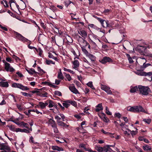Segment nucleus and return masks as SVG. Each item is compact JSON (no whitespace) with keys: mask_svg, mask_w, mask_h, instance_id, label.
Listing matches in <instances>:
<instances>
[{"mask_svg":"<svg viewBox=\"0 0 152 152\" xmlns=\"http://www.w3.org/2000/svg\"><path fill=\"white\" fill-rule=\"evenodd\" d=\"M127 109L128 111L135 113L142 111V107L140 105L133 107L129 106L127 107Z\"/></svg>","mask_w":152,"mask_h":152,"instance_id":"1","label":"nucleus"},{"mask_svg":"<svg viewBox=\"0 0 152 152\" xmlns=\"http://www.w3.org/2000/svg\"><path fill=\"white\" fill-rule=\"evenodd\" d=\"M130 91L132 93L136 92L137 93L142 94V86L139 85L138 87L137 86H131Z\"/></svg>","mask_w":152,"mask_h":152,"instance_id":"2","label":"nucleus"},{"mask_svg":"<svg viewBox=\"0 0 152 152\" xmlns=\"http://www.w3.org/2000/svg\"><path fill=\"white\" fill-rule=\"evenodd\" d=\"M14 32L15 38L23 42H27L28 41V39L24 37L19 33L15 31H14Z\"/></svg>","mask_w":152,"mask_h":152,"instance_id":"3","label":"nucleus"},{"mask_svg":"<svg viewBox=\"0 0 152 152\" xmlns=\"http://www.w3.org/2000/svg\"><path fill=\"white\" fill-rule=\"evenodd\" d=\"M12 86L13 88H19L23 91L28 90L29 89V88L27 86H24L21 84L15 83H12Z\"/></svg>","mask_w":152,"mask_h":152,"instance_id":"4","label":"nucleus"},{"mask_svg":"<svg viewBox=\"0 0 152 152\" xmlns=\"http://www.w3.org/2000/svg\"><path fill=\"white\" fill-rule=\"evenodd\" d=\"M4 69L7 72L10 71L11 72H13L15 70V69L11 66L10 64L8 63H6L4 65Z\"/></svg>","mask_w":152,"mask_h":152,"instance_id":"5","label":"nucleus"},{"mask_svg":"<svg viewBox=\"0 0 152 152\" xmlns=\"http://www.w3.org/2000/svg\"><path fill=\"white\" fill-rule=\"evenodd\" d=\"M95 149L98 152H107V149L105 148L104 147H101L99 145H95Z\"/></svg>","mask_w":152,"mask_h":152,"instance_id":"6","label":"nucleus"},{"mask_svg":"<svg viewBox=\"0 0 152 152\" xmlns=\"http://www.w3.org/2000/svg\"><path fill=\"white\" fill-rule=\"evenodd\" d=\"M112 59L109 57L104 56L103 58L102 59L100 62L103 64H104L107 62H112Z\"/></svg>","mask_w":152,"mask_h":152,"instance_id":"7","label":"nucleus"},{"mask_svg":"<svg viewBox=\"0 0 152 152\" xmlns=\"http://www.w3.org/2000/svg\"><path fill=\"white\" fill-rule=\"evenodd\" d=\"M151 92L150 89L148 86H143V95H147Z\"/></svg>","mask_w":152,"mask_h":152,"instance_id":"8","label":"nucleus"},{"mask_svg":"<svg viewBox=\"0 0 152 152\" xmlns=\"http://www.w3.org/2000/svg\"><path fill=\"white\" fill-rule=\"evenodd\" d=\"M0 149L2 150H6L9 151L10 148L7 144L0 142Z\"/></svg>","mask_w":152,"mask_h":152,"instance_id":"9","label":"nucleus"},{"mask_svg":"<svg viewBox=\"0 0 152 152\" xmlns=\"http://www.w3.org/2000/svg\"><path fill=\"white\" fill-rule=\"evenodd\" d=\"M151 75H152V72H143V76H144V77H143V80L146 79L145 78H147L148 79H150V78H151Z\"/></svg>","mask_w":152,"mask_h":152,"instance_id":"10","label":"nucleus"},{"mask_svg":"<svg viewBox=\"0 0 152 152\" xmlns=\"http://www.w3.org/2000/svg\"><path fill=\"white\" fill-rule=\"evenodd\" d=\"M72 85L73 86H70L69 87L70 91L75 94H79L78 90L76 88L74 85L72 84Z\"/></svg>","mask_w":152,"mask_h":152,"instance_id":"11","label":"nucleus"},{"mask_svg":"<svg viewBox=\"0 0 152 152\" xmlns=\"http://www.w3.org/2000/svg\"><path fill=\"white\" fill-rule=\"evenodd\" d=\"M26 70L30 75H33L34 74H39V73L35 71L34 69L33 68H31L29 70L26 69Z\"/></svg>","mask_w":152,"mask_h":152,"instance_id":"12","label":"nucleus"},{"mask_svg":"<svg viewBox=\"0 0 152 152\" xmlns=\"http://www.w3.org/2000/svg\"><path fill=\"white\" fill-rule=\"evenodd\" d=\"M73 64L74 66L73 68L76 70H78L77 68L79 67V63L77 60H75L73 62Z\"/></svg>","mask_w":152,"mask_h":152,"instance_id":"13","label":"nucleus"},{"mask_svg":"<svg viewBox=\"0 0 152 152\" xmlns=\"http://www.w3.org/2000/svg\"><path fill=\"white\" fill-rule=\"evenodd\" d=\"M15 131L16 132H25L26 133H28L30 132L28 130L24 129H22L19 128H17L15 129Z\"/></svg>","mask_w":152,"mask_h":152,"instance_id":"14","label":"nucleus"},{"mask_svg":"<svg viewBox=\"0 0 152 152\" xmlns=\"http://www.w3.org/2000/svg\"><path fill=\"white\" fill-rule=\"evenodd\" d=\"M0 86L1 87L7 88L9 86L8 82H4L1 81L0 82Z\"/></svg>","mask_w":152,"mask_h":152,"instance_id":"15","label":"nucleus"},{"mask_svg":"<svg viewBox=\"0 0 152 152\" xmlns=\"http://www.w3.org/2000/svg\"><path fill=\"white\" fill-rule=\"evenodd\" d=\"M96 107V108L95 109V111L97 112L102 110L103 109L102 103L99 104Z\"/></svg>","mask_w":152,"mask_h":152,"instance_id":"16","label":"nucleus"},{"mask_svg":"<svg viewBox=\"0 0 152 152\" xmlns=\"http://www.w3.org/2000/svg\"><path fill=\"white\" fill-rule=\"evenodd\" d=\"M136 51L139 52L141 55H142V46L138 45L135 48Z\"/></svg>","mask_w":152,"mask_h":152,"instance_id":"17","label":"nucleus"},{"mask_svg":"<svg viewBox=\"0 0 152 152\" xmlns=\"http://www.w3.org/2000/svg\"><path fill=\"white\" fill-rule=\"evenodd\" d=\"M52 148L53 150H57L59 151H63V149L62 148L59 147L57 146L56 145L52 146Z\"/></svg>","mask_w":152,"mask_h":152,"instance_id":"18","label":"nucleus"},{"mask_svg":"<svg viewBox=\"0 0 152 152\" xmlns=\"http://www.w3.org/2000/svg\"><path fill=\"white\" fill-rule=\"evenodd\" d=\"M143 149L145 151H151V148L148 145L143 144Z\"/></svg>","mask_w":152,"mask_h":152,"instance_id":"19","label":"nucleus"},{"mask_svg":"<svg viewBox=\"0 0 152 152\" xmlns=\"http://www.w3.org/2000/svg\"><path fill=\"white\" fill-rule=\"evenodd\" d=\"M92 61H95L96 60V57L93 55L89 53L87 56Z\"/></svg>","mask_w":152,"mask_h":152,"instance_id":"20","label":"nucleus"},{"mask_svg":"<svg viewBox=\"0 0 152 152\" xmlns=\"http://www.w3.org/2000/svg\"><path fill=\"white\" fill-rule=\"evenodd\" d=\"M111 28L117 27L119 26V24L117 22H116L115 21H111Z\"/></svg>","mask_w":152,"mask_h":152,"instance_id":"21","label":"nucleus"},{"mask_svg":"<svg viewBox=\"0 0 152 152\" xmlns=\"http://www.w3.org/2000/svg\"><path fill=\"white\" fill-rule=\"evenodd\" d=\"M105 24L104 25L105 26L103 27H108L111 28V21L109 22L108 20H106L105 21Z\"/></svg>","mask_w":152,"mask_h":152,"instance_id":"22","label":"nucleus"},{"mask_svg":"<svg viewBox=\"0 0 152 152\" xmlns=\"http://www.w3.org/2000/svg\"><path fill=\"white\" fill-rule=\"evenodd\" d=\"M57 77L58 79L62 80H63L64 78V77L61 72V69H60V72L58 73Z\"/></svg>","mask_w":152,"mask_h":152,"instance_id":"23","label":"nucleus"},{"mask_svg":"<svg viewBox=\"0 0 152 152\" xmlns=\"http://www.w3.org/2000/svg\"><path fill=\"white\" fill-rule=\"evenodd\" d=\"M83 40V43L85 45V46L86 47L88 45V48L90 50L91 49V46L89 43L84 38H82Z\"/></svg>","mask_w":152,"mask_h":152,"instance_id":"24","label":"nucleus"},{"mask_svg":"<svg viewBox=\"0 0 152 152\" xmlns=\"http://www.w3.org/2000/svg\"><path fill=\"white\" fill-rule=\"evenodd\" d=\"M126 56L128 58V59L129 61V62L130 64L132 63L133 62V61L132 58L130 56L129 54H126Z\"/></svg>","mask_w":152,"mask_h":152,"instance_id":"25","label":"nucleus"},{"mask_svg":"<svg viewBox=\"0 0 152 152\" xmlns=\"http://www.w3.org/2000/svg\"><path fill=\"white\" fill-rule=\"evenodd\" d=\"M29 125L27 123L24 122V121H21V124L20 127H25L27 129H28Z\"/></svg>","mask_w":152,"mask_h":152,"instance_id":"26","label":"nucleus"},{"mask_svg":"<svg viewBox=\"0 0 152 152\" xmlns=\"http://www.w3.org/2000/svg\"><path fill=\"white\" fill-rule=\"evenodd\" d=\"M80 32L82 37L84 38V39L86 37L87 35V33L85 31L83 30L80 31Z\"/></svg>","mask_w":152,"mask_h":152,"instance_id":"27","label":"nucleus"},{"mask_svg":"<svg viewBox=\"0 0 152 152\" xmlns=\"http://www.w3.org/2000/svg\"><path fill=\"white\" fill-rule=\"evenodd\" d=\"M48 103H49L48 106L49 108L52 107L55 105V103L51 100H49Z\"/></svg>","mask_w":152,"mask_h":152,"instance_id":"28","label":"nucleus"},{"mask_svg":"<svg viewBox=\"0 0 152 152\" xmlns=\"http://www.w3.org/2000/svg\"><path fill=\"white\" fill-rule=\"evenodd\" d=\"M97 20L101 23V25L103 27L105 26L104 25V23H105V20L101 19L100 18H97Z\"/></svg>","mask_w":152,"mask_h":152,"instance_id":"29","label":"nucleus"},{"mask_svg":"<svg viewBox=\"0 0 152 152\" xmlns=\"http://www.w3.org/2000/svg\"><path fill=\"white\" fill-rule=\"evenodd\" d=\"M83 47H81L82 51L85 54L86 56H87L89 53L87 50L85 48H84L85 46H84Z\"/></svg>","mask_w":152,"mask_h":152,"instance_id":"30","label":"nucleus"},{"mask_svg":"<svg viewBox=\"0 0 152 152\" xmlns=\"http://www.w3.org/2000/svg\"><path fill=\"white\" fill-rule=\"evenodd\" d=\"M87 85L90 87L91 89H92L93 90H95V88L94 86L93 85L92 82L90 81L87 84Z\"/></svg>","mask_w":152,"mask_h":152,"instance_id":"31","label":"nucleus"},{"mask_svg":"<svg viewBox=\"0 0 152 152\" xmlns=\"http://www.w3.org/2000/svg\"><path fill=\"white\" fill-rule=\"evenodd\" d=\"M35 50H36V51L39 53L38 54L40 56H41L43 52V51L42 49L40 48H39L38 49H37V48H35Z\"/></svg>","mask_w":152,"mask_h":152,"instance_id":"32","label":"nucleus"},{"mask_svg":"<svg viewBox=\"0 0 152 152\" xmlns=\"http://www.w3.org/2000/svg\"><path fill=\"white\" fill-rule=\"evenodd\" d=\"M143 49H144L145 52V51L146 52H147V50H146L147 48H150L149 45H148L144 43H143Z\"/></svg>","mask_w":152,"mask_h":152,"instance_id":"33","label":"nucleus"},{"mask_svg":"<svg viewBox=\"0 0 152 152\" xmlns=\"http://www.w3.org/2000/svg\"><path fill=\"white\" fill-rule=\"evenodd\" d=\"M50 9L52 10L53 12L58 11V9L54 5L50 6Z\"/></svg>","mask_w":152,"mask_h":152,"instance_id":"34","label":"nucleus"},{"mask_svg":"<svg viewBox=\"0 0 152 152\" xmlns=\"http://www.w3.org/2000/svg\"><path fill=\"white\" fill-rule=\"evenodd\" d=\"M136 74L140 76H142V69L141 68V69L137 70L135 72Z\"/></svg>","mask_w":152,"mask_h":152,"instance_id":"35","label":"nucleus"},{"mask_svg":"<svg viewBox=\"0 0 152 152\" xmlns=\"http://www.w3.org/2000/svg\"><path fill=\"white\" fill-rule=\"evenodd\" d=\"M45 63L47 65H50V64H54L55 62L51 60H48L46 59Z\"/></svg>","mask_w":152,"mask_h":152,"instance_id":"36","label":"nucleus"},{"mask_svg":"<svg viewBox=\"0 0 152 152\" xmlns=\"http://www.w3.org/2000/svg\"><path fill=\"white\" fill-rule=\"evenodd\" d=\"M39 105L40 106L41 108L42 109H43L46 107L44 103L41 102H39Z\"/></svg>","mask_w":152,"mask_h":152,"instance_id":"37","label":"nucleus"},{"mask_svg":"<svg viewBox=\"0 0 152 152\" xmlns=\"http://www.w3.org/2000/svg\"><path fill=\"white\" fill-rule=\"evenodd\" d=\"M80 148H83V149L86 151L87 150V148L86 147V145L85 144L83 143H80L79 146Z\"/></svg>","mask_w":152,"mask_h":152,"instance_id":"38","label":"nucleus"},{"mask_svg":"<svg viewBox=\"0 0 152 152\" xmlns=\"http://www.w3.org/2000/svg\"><path fill=\"white\" fill-rule=\"evenodd\" d=\"M21 93L22 94V95L25 96L31 97L32 95L30 94H28L26 92H21Z\"/></svg>","mask_w":152,"mask_h":152,"instance_id":"39","label":"nucleus"},{"mask_svg":"<svg viewBox=\"0 0 152 152\" xmlns=\"http://www.w3.org/2000/svg\"><path fill=\"white\" fill-rule=\"evenodd\" d=\"M151 64L149 63H146V61L143 63V70L145 69L147 67L149 66H151Z\"/></svg>","mask_w":152,"mask_h":152,"instance_id":"40","label":"nucleus"},{"mask_svg":"<svg viewBox=\"0 0 152 152\" xmlns=\"http://www.w3.org/2000/svg\"><path fill=\"white\" fill-rule=\"evenodd\" d=\"M108 94H112V92L110 90V88L107 87L104 90Z\"/></svg>","mask_w":152,"mask_h":152,"instance_id":"41","label":"nucleus"},{"mask_svg":"<svg viewBox=\"0 0 152 152\" xmlns=\"http://www.w3.org/2000/svg\"><path fill=\"white\" fill-rule=\"evenodd\" d=\"M105 148L107 149V152L108 151L111 152L113 150L112 149L110 148L109 147V145H107L106 146H104Z\"/></svg>","mask_w":152,"mask_h":152,"instance_id":"42","label":"nucleus"},{"mask_svg":"<svg viewBox=\"0 0 152 152\" xmlns=\"http://www.w3.org/2000/svg\"><path fill=\"white\" fill-rule=\"evenodd\" d=\"M7 126L10 129L13 131H15V128L14 125H11V126L8 125Z\"/></svg>","mask_w":152,"mask_h":152,"instance_id":"43","label":"nucleus"},{"mask_svg":"<svg viewBox=\"0 0 152 152\" xmlns=\"http://www.w3.org/2000/svg\"><path fill=\"white\" fill-rule=\"evenodd\" d=\"M54 94L55 95H57L58 96H62L61 93L59 91H56L54 92Z\"/></svg>","mask_w":152,"mask_h":152,"instance_id":"44","label":"nucleus"},{"mask_svg":"<svg viewBox=\"0 0 152 152\" xmlns=\"http://www.w3.org/2000/svg\"><path fill=\"white\" fill-rule=\"evenodd\" d=\"M143 121H144L145 122L147 123L148 124H149L151 121V119L150 118L149 119H143Z\"/></svg>","mask_w":152,"mask_h":152,"instance_id":"45","label":"nucleus"},{"mask_svg":"<svg viewBox=\"0 0 152 152\" xmlns=\"http://www.w3.org/2000/svg\"><path fill=\"white\" fill-rule=\"evenodd\" d=\"M48 94V93L46 92H45L44 93H39V96H40L42 97H47V95Z\"/></svg>","mask_w":152,"mask_h":152,"instance_id":"46","label":"nucleus"},{"mask_svg":"<svg viewBox=\"0 0 152 152\" xmlns=\"http://www.w3.org/2000/svg\"><path fill=\"white\" fill-rule=\"evenodd\" d=\"M99 116L102 119H103L104 118H105L106 115L104 113H102L100 114H99Z\"/></svg>","mask_w":152,"mask_h":152,"instance_id":"47","label":"nucleus"},{"mask_svg":"<svg viewBox=\"0 0 152 152\" xmlns=\"http://www.w3.org/2000/svg\"><path fill=\"white\" fill-rule=\"evenodd\" d=\"M88 41L91 45L93 46L96 45V43L93 41L90 38H89V39Z\"/></svg>","mask_w":152,"mask_h":152,"instance_id":"48","label":"nucleus"},{"mask_svg":"<svg viewBox=\"0 0 152 152\" xmlns=\"http://www.w3.org/2000/svg\"><path fill=\"white\" fill-rule=\"evenodd\" d=\"M57 123L58 124V125L60 126H63V124H64V123L60 121H57Z\"/></svg>","mask_w":152,"mask_h":152,"instance_id":"49","label":"nucleus"},{"mask_svg":"<svg viewBox=\"0 0 152 152\" xmlns=\"http://www.w3.org/2000/svg\"><path fill=\"white\" fill-rule=\"evenodd\" d=\"M106 113L108 115H112V113L111 112H110L108 108L107 107H106Z\"/></svg>","mask_w":152,"mask_h":152,"instance_id":"50","label":"nucleus"},{"mask_svg":"<svg viewBox=\"0 0 152 152\" xmlns=\"http://www.w3.org/2000/svg\"><path fill=\"white\" fill-rule=\"evenodd\" d=\"M42 84H44V85L49 86L50 87V84L51 83L45 81L42 82Z\"/></svg>","mask_w":152,"mask_h":152,"instance_id":"51","label":"nucleus"},{"mask_svg":"<svg viewBox=\"0 0 152 152\" xmlns=\"http://www.w3.org/2000/svg\"><path fill=\"white\" fill-rule=\"evenodd\" d=\"M101 131L104 134L107 135H108L109 134H110V133L104 131V130L103 129H102L101 130Z\"/></svg>","mask_w":152,"mask_h":152,"instance_id":"52","label":"nucleus"},{"mask_svg":"<svg viewBox=\"0 0 152 152\" xmlns=\"http://www.w3.org/2000/svg\"><path fill=\"white\" fill-rule=\"evenodd\" d=\"M89 110V109L87 107H86L84 110V112L85 113L89 115L90 114L89 113L88 111V110Z\"/></svg>","mask_w":152,"mask_h":152,"instance_id":"53","label":"nucleus"},{"mask_svg":"<svg viewBox=\"0 0 152 152\" xmlns=\"http://www.w3.org/2000/svg\"><path fill=\"white\" fill-rule=\"evenodd\" d=\"M37 70L38 71V72H42L43 73H45V72L42 69H41L40 67L39 66H38L37 67Z\"/></svg>","mask_w":152,"mask_h":152,"instance_id":"54","label":"nucleus"},{"mask_svg":"<svg viewBox=\"0 0 152 152\" xmlns=\"http://www.w3.org/2000/svg\"><path fill=\"white\" fill-rule=\"evenodd\" d=\"M65 77L69 81H70L71 80V77L69 74H66Z\"/></svg>","mask_w":152,"mask_h":152,"instance_id":"55","label":"nucleus"},{"mask_svg":"<svg viewBox=\"0 0 152 152\" xmlns=\"http://www.w3.org/2000/svg\"><path fill=\"white\" fill-rule=\"evenodd\" d=\"M114 116L115 117H117L118 118H119L121 117V115L120 113H115V114Z\"/></svg>","mask_w":152,"mask_h":152,"instance_id":"56","label":"nucleus"},{"mask_svg":"<svg viewBox=\"0 0 152 152\" xmlns=\"http://www.w3.org/2000/svg\"><path fill=\"white\" fill-rule=\"evenodd\" d=\"M70 104H71L73 106L76 107L77 106V104L76 102L75 101H71V102L70 103Z\"/></svg>","mask_w":152,"mask_h":152,"instance_id":"57","label":"nucleus"},{"mask_svg":"<svg viewBox=\"0 0 152 152\" xmlns=\"http://www.w3.org/2000/svg\"><path fill=\"white\" fill-rule=\"evenodd\" d=\"M30 92H31L33 94H37V95H39V94L40 93V92L39 91H37V90H34L31 91H30Z\"/></svg>","mask_w":152,"mask_h":152,"instance_id":"58","label":"nucleus"},{"mask_svg":"<svg viewBox=\"0 0 152 152\" xmlns=\"http://www.w3.org/2000/svg\"><path fill=\"white\" fill-rule=\"evenodd\" d=\"M63 105L64 107L66 108H67L70 105L69 104H67L65 102L63 103Z\"/></svg>","mask_w":152,"mask_h":152,"instance_id":"59","label":"nucleus"},{"mask_svg":"<svg viewBox=\"0 0 152 152\" xmlns=\"http://www.w3.org/2000/svg\"><path fill=\"white\" fill-rule=\"evenodd\" d=\"M40 26H41L44 29H46V27L44 25V23H43L42 22H41L40 23Z\"/></svg>","mask_w":152,"mask_h":152,"instance_id":"60","label":"nucleus"},{"mask_svg":"<svg viewBox=\"0 0 152 152\" xmlns=\"http://www.w3.org/2000/svg\"><path fill=\"white\" fill-rule=\"evenodd\" d=\"M74 83L76 84L77 85V86H79L80 85V83L77 80H74Z\"/></svg>","mask_w":152,"mask_h":152,"instance_id":"61","label":"nucleus"},{"mask_svg":"<svg viewBox=\"0 0 152 152\" xmlns=\"http://www.w3.org/2000/svg\"><path fill=\"white\" fill-rule=\"evenodd\" d=\"M102 120L105 122H108L109 121V119L107 118L106 117V116Z\"/></svg>","mask_w":152,"mask_h":152,"instance_id":"62","label":"nucleus"},{"mask_svg":"<svg viewBox=\"0 0 152 152\" xmlns=\"http://www.w3.org/2000/svg\"><path fill=\"white\" fill-rule=\"evenodd\" d=\"M61 82V80H58V79H56L55 81V84L57 85H58Z\"/></svg>","mask_w":152,"mask_h":152,"instance_id":"63","label":"nucleus"},{"mask_svg":"<svg viewBox=\"0 0 152 152\" xmlns=\"http://www.w3.org/2000/svg\"><path fill=\"white\" fill-rule=\"evenodd\" d=\"M74 116L76 118L78 119H80L81 118V116L79 115L75 114L74 115Z\"/></svg>","mask_w":152,"mask_h":152,"instance_id":"64","label":"nucleus"}]
</instances>
